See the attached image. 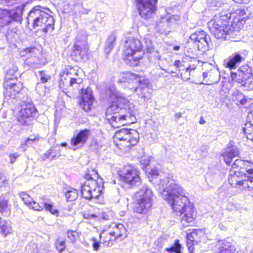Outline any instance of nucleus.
Instances as JSON below:
<instances>
[{"label": "nucleus", "instance_id": "nucleus-1", "mask_svg": "<svg viewBox=\"0 0 253 253\" xmlns=\"http://www.w3.org/2000/svg\"><path fill=\"white\" fill-rule=\"evenodd\" d=\"M161 183L164 188L161 193L163 198L175 211L184 214L181 218L182 224L192 222L196 215L188 200V193L170 175L162 179Z\"/></svg>", "mask_w": 253, "mask_h": 253}, {"label": "nucleus", "instance_id": "nucleus-2", "mask_svg": "<svg viewBox=\"0 0 253 253\" xmlns=\"http://www.w3.org/2000/svg\"><path fill=\"white\" fill-rule=\"evenodd\" d=\"M59 84L60 88L65 90H71V88L73 90H82V96L79 102L80 105L85 111L90 110L94 99L91 89L87 87L83 90L82 79L72 78L68 74L62 75Z\"/></svg>", "mask_w": 253, "mask_h": 253}, {"label": "nucleus", "instance_id": "nucleus-3", "mask_svg": "<svg viewBox=\"0 0 253 253\" xmlns=\"http://www.w3.org/2000/svg\"><path fill=\"white\" fill-rule=\"evenodd\" d=\"M230 13L221 16H215L208 22V27L211 33L218 39L230 38L234 28L231 21Z\"/></svg>", "mask_w": 253, "mask_h": 253}, {"label": "nucleus", "instance_id": "nucleus-4", "mask_svg": "<svg viewBox=\"0 0 253 253\" xmlns=\"http://www.w3.org/2000/svg\"><path fill=\"white\" fill-rule=\"evenodd\" d=\"M40 5L34 7L29 12L27 23H31L34 29H42L43 32H52L54 29V20L49 14L40 9Z\"/></svg>", "mask_w": 253, "mask_h": 253}, {"label": "nucleus", "instance_id": "nucleus-5", "mask_svg": "<svg viewBox=\"0 0 253 253\" xmlns=\"http://www.w3.org/2000/svg\"><path fill=\"white\" fill-rule=\"evenodd\" d=\"M92 173H87L85 175L87 181L81 186V193L83 197L91 200L97 198L101 194L103 188L101 179L94 180L92 175L98 177V173L95 170L91 171Z\"/></svg>", "mask_w": 253, "mask_h": 253}, {"label": "nucleus", "instance_id": "nucleus-6", "mask_svg": "<svg viewBox=\"0 0 253 253\" xmlns=\"http://www.w3.org/2000/svg\"><path fill=\"white\" fill-rule=\"evenodd\" d=\"M142 45L138 39L128 38L125 41L123 51L126 63L132 66H136L142 57Z\"/></svg>", "mask_w": 253, "mask_h": 253}, {"label": "nucleus", "instance_id": "nucleus-7", "mask_svg": "<svg viewBox=\"0 0 253 253\" xmlns=\"http://www.w3.org/2000/svg\"><path fill=\"white\" fill-rule=\"evenodd\" d=\"M18 104L20 109L17 117L18 125L31 128L37 114V109L31 101L27 100V102L21 101Z\"/></svg>", "mask_w": 253, "mask_h": 253}, {"label": "nucleus", "instance_id": "nucleus-8", "mask_svg": "<svg viewBox=\"0 0 253 253\" xmlns=\"http://www.w3.org/2000/svg\"><path fill=\"white\" fill-rule=\"evenodd\" d=\"M152 192L144 185L134 196L136 203L133 207L134 211L138 213H145L152 206Z\"/></svg>", "mask_w": 253, "mask_h": 253}, {"label": "nucleus", "instance_id": "nucleus-9", "mask_svg": "<svg viewBox=\"0 0 253 253\" xmlns=\"http://www.w3.org/2000/svg\"><path fill=\"white\" fill-rule=\"evenodd\" d=\"M127 110L125 113L116 114L109 118H106L109 124L113 127L118 128L126 124H132L136 121L135 115L137 110L133 104H128L127 106Z\"/></svg>", "mask_w": 253, "mask_h": 253}, {"label": "nucleus", "instance_id": "nucleus-10", "mask_svg": "<svg viewBox=\"0 0 253 253\" xmlns=\"http://www.w3.org/2000/svg\"><path fill=\"white\" fill-rule=\"evenodd\" d=\"M87 36L84 32L79 33L75 42L71 53L72 59L77 62H81L86 57L88 51Z\"/></svg>", "mask_w": 253, "mask_h": 253}, {"label": "nucleus", "instance_id": "nucleus-11", "mask_svg": "<svg viewBox=\"0 0 253 253\" xmlns=\"http://www.w3.org/2000/svg\"><path fill=\"white\" fill-rule=\"evenodd\" d=\"M25 6L21 4L11 10L0 8V26L9 25L13 21H20Z\"/></svg>", "mask_w": 253, "mask_h": 253}, {"label": "nucleus", "instance_id": "nucleus-12", "mask_svg": "<svg viewBox=\"0 0 253 253\" xmlns=\"http://www.w3.org/2000/svg\"><path fill=\"white\" fill-rule=\"evenodd\" d=\"M115 138L116 140L123 141L126 147L135 145L138 142L139 134L132 129L122 128L115 133Z\"/></svg>", "mask_w": 253, "mask_h": 253}, {"label": "nucleus", "instance_id": "nucleus-13", "mask_svg": "<svg viewBox=\"0 0 253 253\" xmlns=\"http://www.w3.org/2000/svg\"><path fill=\"white\" fill-rule=\"evenodd\" d=\"M211 39L207 33L203 31H196L190 37L189 43L194 44L195 48L202 52H205L209 48V44Z\"/></svg>", "mask_w": 253, "mask_h": 253}, {"label": "nucleus", "instance_id": "nucleus-14", "mask_svg": "<svg viewBox=\"0 0 253 253\" xmlns=\"http://www.w3.org/2000/svg\"><path fill=\"white\" fill-rule=\"evenodd\" d=\"M128 104H133L125 97H118L114 100L108 108L106 113V118H109L116 114H121L127 110V106Z\"/></svg>", "mask_w": 253, "mask_h": 253}, {"label": "nucleus", "instance_id": "nucleus-15", "mask_svg": "<svg viewBox=\"0 0 253 253\" xmlns=\"http://www.w3.org/2000/svg\"><path fill=\"white\" fill-rule=\"evenodd\" d=\"M120 176L123 181L131 186H139L141 184L139 172L130 166L125 167Z\"/></svg>", "mask_w": 253, "mask_h": 253}, {"label": "nucleus", "instance_id": "nucleus-16", "mask_svg": "<svg viewBox=\"0 0 253 253\" xmlns=\"http://www.w3.org/2000/svg\"><path fill=\"white\" fill-rule=\"evenodd\" d=\"M158 0H137L139 14L145 19L151 18L156 11Z\"/></svg>", "mask_w": 253, "mask_h": 253}, {"label": "nucleus", "instance_id": "nucleus-17", "mask_svg": "<svg viewBox=\"0 0 253 253\" xmlns=\"http://www.w3.org/2000/svg\"><path fill=\"white\" fill-rule=\"evenodd\" d=\"M204 67L206 68V71L203 73L205 83L202 84L211 85L217 83L220 79V74L218 68L209 63L205 64Z\"/></svg>", "mask_w": 253, "mask_h": 253}, {"label": "nucleus", "instance_id": "nucleus-18", "mask_svg": "<svg viewBox=\"0 0 253 253\" xmlns=\"http://www.w3.org/2000/svg\"><path fill=\"white\" fill-rule=\"evenodd\" d=\"M180 19V16L176 15L161 17L156 23V29L161 34H166L170 32L172 24Z\"/></svg>", "mask_w": 253, "mask_h": 253}, {"label": "nucleus", "instance_id": "nucleus-19", "mask_svg": "<svg viewBox=\"0 0 253 253\" xmlns=\"http://www.w3.org/2000/svg\"><path fill=\"white\" fill-rule=\"evenodd\" d=\"M23 52H25V55L27 56L25 64L30 68L36 69L44 65V62L36 56L38 50L36 48H27Z\"/></svg>", "mask_w": 253, "mask_h": 253}, {"label": "nucleus", "instance_id": "nucleus-20", "mask_svg": "<svg viewBox=\"0 0 253 253\" xmlns=\"http://www.w3.org/2000/svg\"><path fill=\"white\" fill-rule=\"evenodd\" d=\"M144 101H148L152 97V85L148 79H144L137 87H130Z\"/></svg>", "mask_w": 253, "mask_h": 253}, {"label": "nucleus", "instance_id": "nucleus-21", "mask_svg": "<svg viewBox=\"0 0 253 253\" xmlns=\"http://www.w3.org/2000/svg\"><path fill=\"white\" fill-rule=\"evenodd\" d=\"M251 75V69L245 66L240 67L236 72H231L230 77L232 81L240 84L241 86H246V82Z\"/></svg>", "mask_w": 253, "mask_h": 253}, {"label": "nucleus", "instance_id": "nucleus-22", "mask_svg": "<svg viewBox=\"0 0 253 253\" xmlns=\"http://www.w3.org/2000/svg\"><path fill=\"white\" fill-rule=\"evenodd\" d=\"M246 58V55L244 51H236L224 60V65L230 69H235L245 61Z\"/></svg>", "mask_w": 253, "mask_h": 253}, {"label": "nucleus", "instance_id": "nucleus-23", "mask_svg": "<svg viewBox=\"0 0 253 253\" xmlns=\"http://www.w3.org/2000/svg\"><path fill=\"white\" fill-rule=\"evenodd\" d=\"M232 172V171H231ZM247 177L244 173H241L238 170H235L230 174L228 180L229 183L236 188L243 187L245 189V184H246Z\"/></svg>", "mask_w": 253, "mask_h": 253}, {"label": "nucleus", "instance_id": "nucleus-24", "mask_svg": "<svg viewBox=\"0 0 253 253\" xmlns=\"http://www.w3.org/2000/svg\"><path fill=\"white\" fill-rule=\"evenodd\" d=\"M90 135V130L87 129L81 130L71 139L72 146L77 148L82 147L86 142Z\"/></svg>", "mask_w": 253, "mask_h": 253}, {"label": "nucleus", "instance_id": "nucleus-25", "mask_svg": "<svg viewBox=\"0 0 253 253\" xmlns=\"http://www.w3.org/2000/svg\"><path fill=\"white\" fill-rule=\"evenodd\" d=\"M146 50L147 53L149 54L148 58L150 61H156L158 60L160 58V54L157 50L154 48L153 43L151 40L148 37H145L144 38Z\"/></svg>", "mask_w": 253, "mask_h": 253}, {"label": "nucleus", "instance_id": "nucleus-26", "mask_svg": "<svg viewBox=\"0 0 253 253\" xmlns=\"http://www.w3.org/2000/svg\"><path fill=\"white\" fill-rule=\"evenodd\" d=\"M200 242L198 234V230L193 229L189 234H187V245L190 253H193L195 248V244H198Z\"/></svg>", "mask_w": 253, "mask_h": 253}, {"label": "nucleus", "instance_id": "nucleus-27", "mask_svg": "<svg viewBox=\"0 0 253 253\" xmlns=\"http://www.w3.org/2000/svg\"><path fill=\"white\" fill-rule=\"evenodd\" d=\"M239 152L238 149L235 146H231L227 148L225 152L222 154L224 162L228 166H230L232 159L239 155Z\"/></svg>", "mask_w": 253, "mask_h": 253}, {"label": "nucleus", "instance_id": "nucleus-28", "mask_svg": "<svg viewBox=\"0 0 253 253\" xmlns=\"http://www.w3.org/2000/svg\"><path fill=\"white\" fill-rule=\"evenodd\" d=\"M111 234H113L112 235L116 239H120V240H122L126 237L127 231L122 224H115Z\"/></svg>", "mask_w": 253, "mask_h": 253}, {"label": "nucleus", "instance_id": "nucleus-29", "mask_svg": "<svg viewBox=\"0 0 253 253\" xmlns=\"http://www.w3.org/2000/svg\"><path fill=\"white\" fill-rule=\"evenodd\" d=\"M12 81H14V80H4V100L5 102L8 103H11L12 100V92L13 90Z\"/></svg>", "mask_w": 253, "mask_h": 253}, {"label": "nucleus", "instance_id": "nucleus-30", "mask_svg": "<svg viewBox=\"0 0 253 253\" xmlns=\"http://www.w3.org/2000/svg\"><path fill=\"white\" fill-rule=\"evenodd\" d=\"M218 253H238L235 246L227 240H223L220 243Z\"/></svg>", "mask_w": 253, "mask_h": 253}, {"label": "nucleus", "instance_id": "nucleus-31", "mask_svg": "<svg viewBox=\"0 0 253 253\" xmlns=\"http://www.w3.org/2000/svg\"><path fill=\"white\" fill-rule=\"evenodd\" d=\"M8 200L7 194H1L0 196V212L4 215H7L10 212V208L8 205Z\"/></svg>", "mask_w": 253, "mask_h": 253}, {"label": "nucleus", "instance_id": "nucleus-32", "mask_svg": "<svg viewBox=\"0 0 253 253\" xmlns=\"http://www.w3.org/2000/svg\"><path fill=\"white\" fill-rule=\"evenodd\" d=\"M112 234L111 232L108 233L105 231L101 232L99 235L100 239L102 240L101 243L107 247L112 246L116 239Z\"/></svg>", "mask_w": 253, "mask_h": 253}, {"label": "nucleus", "instance_id": "nucleus-33", "mask_svg": "<svg viewBox=\"0 0 253 253\" xmlns=\"http://www.w3.org/2000/svg\"><path fill=\"white\" fill-rule=\"evenodd\" d=\"M10 222L0 217V232L4 236L12 232Z\"/></svg>", "mask_w": 253, "mask_h": 253}, {"label": "nucleus", "instance_id": "nucleus-34", "mask_svg": "<svg viewBox=\"0 0 253 253\" xmlns=\"http://www.w3.org/2000/svg\"><path fill=\"white\" fill-rule=\"evenodd\" d=\"M20 75L18 68L15 64H12L6 72L5 80H17V77Z\"/></svg>", "mask_w": 253, "mask_h": 253}, {"label": "nucleus", "instance_id": "nucleus-35", "mask_svg": "<svg viewBox=\"0 0 253 253\" xmlns=\"http://www.w3.org/2000/svg\"><path fill=\"white\" fill-rule=\"evenodd\" d=\"M248 160H243L241 159H236L231 165L232 169H237L241 173H245V169L246 165L248 163Z\"/></svg>", "mask_w": 253, "mask_h": 253}, {"label": "nucleus", "instance_id": "nucleus-36", "mask_svg": "<svg viewBox=\"0 0 253 253\" xmlns=\"http://www.w3.org/2000/svg\"><path fill=\"white\" fill-rule=\"evenodd\" d=\"M12 84H13V90L12 92V100L11 103L14 104L17 103L16 95L22 89L23 84L20 82L18 81L17 80H14V81H12Z\"/></svg>", "mask_w": 253, "mask_h": 253}, {"label": "nucleus", "instance_id": "nucleus-37", "mask_svg": "<svg viewBox=\"0 0 253 253\" xmlns=\"http://www.w3.org/2000/svg\"><path fill=\"white\" fill-rule=\"evenodd\" d=\"M133 77L131 78L126 86L129 89L130 87H137V85H139L145 79L143 77L134 73H133Z\"/></svg>", "mask_w": 253, "mask_h": 253}, {"label": "nucleus", "instance_id": "nucleus-38", "mask_svg": "<svg viewBox=\"0 0 253 253\" xmlns=\"http://www.w3.org/2000/svg\"><path fill=\"white\" fill-rule=\"evenodd\" d=\"M116 39V37L114 34H111L108 38L105 48V52L109 54L113 48Z\"/></svg>", "mask_w": 253, "mask_h": 253}, {"label": "nucleus", "instance_id": "nucleus-39", "mask_svg": "<svg viewBox=\"0 0 253 253\" xmlns=\"http://www.w3.org/2000/svg\"><path fill=\"white\" fill-rule=\"evenodd\" d=\"M133 77V73L130 72L123 73H121L119 77L118 82L120 83H124L125 85L127 86V84L131 79Z\"/></svg>", "mask_w": 253, "mask_h": 253}, {"label": "nucleus", "instance_id": "nucleus-40", "mask_svg": "<svg viewBox=\"0 0 253 253\" xmlns=\"http://www.w3.org/2000/svg\"><path fill=\"white\" fill-rule=\"evenodd\" d=\"M243 131L246 134L247 138L253 141V124L246 123Z\"/></svg>", "mask_w": 253, "mask_h": 253}, {"label": "nucleus", "instance_id": "nucleus-41", "mask_svg": "<svg viewBox=\"0 0 253 253\" xmlns=\"http://www.w3.org/2000/svg\"><path fill=\"white\" fill-rule=\"evenodd\" d=\"M78 196V191L77 189L70 188L65 193L67 200L73 201L75 200Z\"/></svg>", "mask_w": 253, "mask_h": 253}, {"label": "nucleus", "instance_id": "nucleus-42", "mask_svg": "<svg viewBox=\"0 0 253 253\" xmlns=\"http://www.w3.org/2000/svg\"><path fill=\"white\" fill-rule=\"evenodd\" d=\"M181 247L179 241L176 240L173 245L170 248H167L166 251L169 253H182L181 251Z\"/></svg>", "mask_w": 253, "mask_h": 253}, {"label": "nucleus", "instance_id": "nucleus-43", "mask_svg": "<svg viewBox=\"0 0 253 253\" xmlns=\"http://www.w3.org/2000/svg\"><path fill=\"white\" fill-rule=\"evenodd\" d=\"M233 99L237 101L242 105H245L247 103V99L245 96L240 91H236L234 92Z\"/></svg>", "mask_w": 253, "mask_h": 253}, {"label": "nucleus", "instance_id": "nucleus-44", "mask_svg": "<svg viewBox=\"0 0 253 253\" xmlns=\"http://www.w3.org/2000/svg\"><path fill=\"white\" fill-rule=\"evenodd\" d=\"M107 95L109 96V98H114L115 100L118 97H124L119 94V92L116 90L115 86H110L106 91Z\"/></svg>", "mask_w": 253, "mask_h": 253}, {"label": "nucleus", "instance_id": "nucleus-45", "mask_svg": "<svg viewBox=\"0 0 253 253\" xmlns=\"http://www.w3.org/2000/svg\"><path fill=\"white\" fill-rule=\"evenodd\" d=\"M191 69V66L189 65L187 67H185V68L179 69V71L181 72L180 73V77L184 81H188L190 79V69Z\"/></svg>", "mask_w": 253, "mask_h": 253}, {"label": "nucleus", "instance_id": "nucleus-46", "mask_svg": "<svg viewBox=\"0 0 253 253\" xmlns=\"http://www.w3.org/2000/svg\"><path fill=\"white\" fill-rule=\"evenodd\" d=\"M38 73L39 75L37 76L40 78L41 83H46L51 79V77L45 71H40Z\"/></svg>", "mask_w": 253, "mask_h": 253}, {"label": "nucleus", "instance_id": "nucleus-47", "mask_svg": "<svg viewBox=\"0 0 253 253\" xmlns=\"http://www.w3.org/2000/svg\"><path fill=\"white\" fill-rule=\"evenodd\" d=\"M244 173L247 178L253 176V163L249 161L248 164L246 165Z\"/></svg>", "mask_w": 253, "mask_h": 253}, {"label": "nucleus", "instance_id": "nucleus-48", "mask_svg": "<svg viewBox=\"0 0 253 253\" xmlns=\"http://www.w3.org/2000/svg\"><path fill=\"white\" fill-rule=\"evenodd\" d=\"M42 205L44 206V208H45L46 211H49L53 215L58 216L59 211L57 209L53 208L52 204L44 203L42 204Z\"/></svg>", "mask_w": 253, "mask_h": 253}, {"label": "nucleus", "instance_id": "nucleus-49", "mask_svg": "<svg viewBox=\"0 0 253 253\" xmlns=\"http://www.w3.org/2000/svg\"><path fill=\"white\" fill-rule=\"evenodd\" d=\"M67 237L71 242L74 243L78 237V234L75 231H68L67 232Z\"/></svg>", "mask_w": 253, "mask_h": 253}, {"label": "nucleus", "instance_id": "nucleus-50", "mask_svg": "<svg viewBox=\"0 0 253 253\" xmlns=\"http://www.w3.org/2000/svg\"><path fill=\"white\" fill-rule=\"evenodd\" d=\"M19 196L25 204L30 205L32 203L33 201L32 198L25 193L21 192L19 194Z\"/></svg>", "mask_w": 253, "mask_h": 253}, {"label": "nucleus", "instance_id": "nucleus-51", "mask_svg": "<svg viewBox=\"0 0 253 253\" xmlns=\"http://www.w3.org/2000/svg\"><path fill=\"white\" fill-rule=\"evenodd\" d=\"M36 90L40 95H43L45 93V86L42 83H39L36 85Z\"/></svg>", "mask_w": 253, "mask_h": 253}, {"label": "nucleus", "instance_id": "nucleus-52", "mask_svg": "<svg viewBox=\"0 0 253 253\" xmlns=\"http://www.w3.org/2000/svg\"><path fill=\"white\" fill-rule=\"evenodd\" d=\"M65 242L63 240H57L56 242L55 245L56 249L61 253L65 248Z\"/></svg>", "mask_w": 253, "mask_h": 253}, {"label": "nucleus", "instance_id": "nucleus-53", "mask_svg": "<svg viewBox=\"0 0 253 253\" xmlns=\"http://www.w3.org/2000/svg\"><path fill=\"white\" fill-rule=\"evenodd\" d=\"M8 186V179L3 174H0V189L6 188Z\"/></svg>", "mask_w": 253, "mask_h": 253}, {"label": "nucleus", "instance_id": "nucleus-54", "mask_svg": "<svg viewBox=\"0 0 253 253\" xmlns=\"http://www.w3.org/2000/svg\"><path fill=\"white\" fill-rule=\"evenodd\" d=\"M83 216L84 219L88 220H94L97 218V215L94 213H91L87 211H84L83 212Z\"/></svg>", "mask_w": 253, "mask_h": 253}, {"label": "nucleus", "instance_id": "nucleus-55", "mask_svg": "<svg viewBox=\"0 0 253 253\" xmlns=\"http://www.w3.org/2000/svg\"><path fill=\"white\" fill-rule=\"evenodd\" d=\"M245 188L247 187L250 191L253 190V176L247 179L246 184H245Z\"/></svg>", "mask_w": 253, "mask_h": 253}, {"label": "nucleus", "instance_id": "nucleus-56", "mask_svg": "<svg viewBox=\"0 0 253 253\" xmlns=\"http://www.w3.org/2000/svg\"><path fill=\"white\" fill-rule=\"evenodd\" d=\"M44 203H42V205H40L39 204L32 201V203L30 204L29 206H31L34 210L40 211L42 210L44 208V206L42 205V204Z\"/></svg>", "mask_w": 253, "mask_h": 253}, {"label": "nucleus", "instance_id": "nucleus-57", "mask_svg": "<svg viewBox=\"0 0 253 253\" xmlns=\"http://www.w3.org/2000/svg\"><path fill=\"white\" fill-rule=\"evenodd\" d=\"M247 80L248 81H247L246 82V86L245 87L248 89L253 90V75L252 72L251 77Z\"/></svg>", "mask_w": 253, "mask_h": 253}, {"label": "nucleus", "instance_id": "nucleus-58", "mask_svg": "<svg viewBox=\"0 0 253 253\" xmlns=\"http://www.w3.org/2000/svg\"><path fill=\"white\" fill-rule=\"evenodd\" d=\"M53 151V148H50L48 150H47L44 154H43L42 156V159L43 161H45L47 159H49L51 156L52 152Z\"/></svg>", "mask_w": 253, "mask_h": 253}, {"label": "nucleus", "instance_id": "nucleus-59", "mask_svg": "<svg viewBox=\"0 0 253 253\" xmlns=\"http://www.w3.org/2000/svg\"><path fill=\"white\" fill-rule=\"evenodd\" d=\"M92 242V246L94 251H98L100 248V242L98 241L95 238H92L91 240Z\"/></svg>", "mask_w": 253, "mask_h": 253}, {"label": "nucleus", "instance_id": "nucleus-60", "mask_svg": "<svg viewBox=\"0 0 253 253\" xmlns=\"http://www.w3.org/2000/svg\"><path fill=\"white\" fill-rule=\"evenodd\" d=\"M140 162L143 165L142 169L144 170V168L149 165L150 160L148 157H144L141 159Z\"/></svg>", "mask_w": 253, "mask_h": 253}, {"label": "nucleus", "instance_id": "nucleus-61", "mask_svg": "<svg viewBox=\"0 0 253 253\" xmlns=\"http://www.w3.org/2000/svg\"><path fill=\"white\" fill-rule=\"evenodd\" d=\"M9 157L10 159V163L11 164H12L15 162L16 160L18 158L19 155L17 153H15L13 154H10Z\"/></svg>", "mask_w": 253, "mask_h": 253}, {"label": "nucleus", "instance_id": "nucleus-62", "mask_svg": "<svg viewBox=\"0 0 253 253\" xmlns=\"http://www.w3.org/2000/svg\"><path fill=\"white\" fill-rule=\"evenodd\" d=\"M174 65L175 66L177 70L179 71V69L185 68V67L182 64V62L180 61L179 60H176L174 63Z\"/></svg>", "mask_w": 253, "mask_h": 253}, {"label": "nucleus", "instance_id": "nucleus-63", "mask_svg": "<svg viewBox=\"0 0 253 253\" xmlns=\"http://www.w3.org/2000/svg\"><path fill=\"white\" fill-rule=\"evenodd\" d=\"M32 250L31 251V253H40L37 244H33L32 245Z\"/></svg>", "mask_w": 253, "mask_h": 253}, {"label": "nucleus", "instance_id": "nucleus-64", "mask_svg": "<svg viewBox=\"0 0 253 253\" xmlns=\"http://www.w3.org/2000/svg\"><path fill=\"white\" fill-rule=\"evenodd\" d=\"M248 122L247 123L253 124V109L251 110L248 116Z\"/></svg>", "mask_w": 253, "mask_h": 253}]
</instances>
